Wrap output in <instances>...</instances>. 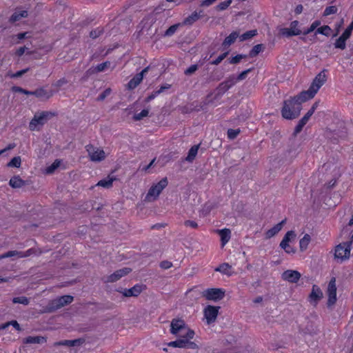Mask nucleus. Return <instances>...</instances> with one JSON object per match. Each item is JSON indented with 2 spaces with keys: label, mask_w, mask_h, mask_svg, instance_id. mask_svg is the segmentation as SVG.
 <instances>
[{
  "label": "nucleus",
  "mask_w": 353,
  "mask_h": 353,
  "mask_svg": "<svg viewBox=\"0 0 353 353\" xmlns=\"http://www.w3.org/2000/svg\"><path fill=\"white\" fill-rule=\"evenodd\" d=\"M170 332L176 336L178 339L168 343L172 347L196 349L197 345L191 341L194 336V332L188 327L182 319H174L170 325Z\"/></svg>",
  "instance_id": "obj_1"
},
{
  "label": "nucleus",
  "mask_w": 353,
  "mask_h": 353,
  "mask_svg": "<svg viewBox=\"0 0 353 353\" xmlns=\"http://www.w3.org/2000/svg\"><path fill=\"white\" fill-rule=\"evenodd\" d=\"M301 110L300 104L290 99L284 101L281 114L285 119H294L299 116Z\"/></svg>",
  "instance_id": "obj_2"
},
{
  "label": "nucleus",
  "mask_w": 353,
  "mask_h": 353,
  "mask_svg": "<svg viewBox=\"0 0 353 353\" xmlns=\"http://www.w3.org/2000/svg\"><path fill=\"white\" fill-rule=\"evenodd\" d=\"M351 245V242H343L335 247L334 256L337 262L343 263L350 259Z\"/></svg>",
  "instance_id": "obj_3"
},
{
  "label": "nucleus",
  "mask_w": 353,
  "mask_h": 353,
  "mask_svg": "<svg viewBox=\"0 0 353 353\" xmlns=\"http://www.w3.org/2000/svg\"><path fill=\"white\" fill-rule=\"evenodd\" d=\"M167 178H163L157 183L153 184L149 189L145 197V201L152 202L155 201L163 191V190L168 185Z\"/></svg>",
  "instance_id": "obj_4"
},
{
  "label": "nucleus",
  "mask_w": 353,
  "mask_h": 353,
  "mask_svg": "<svg viewBox=\"0 0 353 353\" xmlns=\"http://www.w3.org/2000/svg\"><path fill=\"white\" fill-rule=\"evenodd\" d=\"M52 115L50 112H41L36 113L29 123V129L32 131L39 130L47 121L48 117Z\"/></svg>",
  "instance_id": "obj_5"
},
{
  "label": "nucleus",
  "mask_w": 353,
  "mask_h": 353,
  "mask_svg": "<svg viewBox=\"0 0 353 353\" xmlns=\"http://www.w3.org/2000/svg\"><path fill=\"white\" fill-rule=\"evenodd\" d=\"M86 150L92 161L100 162L104 160L106 157V154L103 150L96 148L92 145H87Z\"/></svg>",
  "instance_id": "obj_6"
},
{
  "label": "nucleus",
  "mask_w": 353,
  "mask_h": 353,
  "mask_svg": "<svg viewBox=\"0 0 353 353\" xmlns=\"http://www.w3.org/2000/svg\"><path fill=\"white\" fill-rule=\"evenodd\" d=\"M280 34L286 37L299 35L302 33L299 29V22L293 21L290 23L289 28H283L280 29Z\"/></svg>",
  "instance_id": "obj_7"
},
{
  "label": "nucleus",
  "mask_w": 353,
  "mask_h": 353,
  "mask_svg": "<svg viewBox=\"0 0 353 353\" xmlns=\"http://www.w3.org/2000/svg\"><path fill=\"white\" fill-rule=\"evenodd\" d=\"M219 309L220 307L213 305H208L204 308V318L208 325L215 322L219 314Z\"/></svg>",
  "instance_id": "obj_8"
},
{
  "label": "nucleus",
  "mask_w": 353,
  "mask_h": 353,
  "mask_svg": "<svg viewBox=\"0 0 353 353\" xmlns=\"http://www.w3.org/2000/svg\"><path fill=\"white\" fill-rule=\"evenodd\" d=\"M327 80V76L325 74V70L320 72L313 80L309 89L312 91L311 93L316 94L321 87L325 83Z\"/></svg>",
  "instance_id": "obj_9"
},
{
  "label": "nucleus",
  "mask_w": 353,
  "mask_h": 353,
  "mask_svg": "<svg viewBox=\"0 0 353 353\" xmlns=\"http://www.w3.org/2000/svg\"><path fill=\"white\" fill-rule=\"evenodd\" d=\"M203 296L208 300L219 301L225 296V291L221 288H209L203 292Z\"/></svg>",
  "instance_id": "obj_10"
},
{
  "label": "nucleus",
  "mask_w": 353,
  "mask_h": 353,
  "mask_svg": "<svg viewBox=\"0 0 353 353\" xmlns=\"http://www.w3.org/2000/svg\"><path fill=\"white\" fill-rule=\"evenodd\" d=\"M327 295L328 296L327 305L332 306L336 302V279L332 278L327 286Z\"/></svg>",
  "instance_id": "obj_11"
},
{
  "label": "nucleus",
  "mask_w": 353,
  "mask_h": 353,
  "mask_svg": "<svg viewBox=\"0 0 353 353\" xmlns=\"http://www.w3.org/2000/svg\"><path fill=\"white\" fill-rule=\"evenodd\" d=\"M131 272V269L129 268H123L120 270L115 271L112 274L107 276L103 278V280L106 283H113L119 280L123 276L127 275Z\"/></svg>",
  "instance_id": "obj_12"
},
{
  "label": "nucleus",
  "mask_w": 353,
  "mask_h": 353,
  "mask_svg": "<svg viewBox=\"0 0 353 353\" xmlns=\"http://www.w3.org/2000/svg\"><path fill=\"white\" fill-rule=\"evenodd\" d=\"M301 276V274L299 272L293 270H287L281 274V278L283 281L292 283H297Z\"/></svg>",
  "instance_id": "obj_13"
},
{
  "label": "nucleus",
  "mask_w": 353,
  "mask_h": 353,
  "mask_svg": "<svg viewBox=\"0 0 353 353\" xmlns=\"http://www.w3.org/2000/svg\"><path fill=\"white\" fill-rule=\"evenodd\" d=\"M149 68H144L140 73L136 74L128 83V88L129 90L134 89L138 85L141 83L143 79L144 74L148 71Z\"/></svg>",
  "instance_id": "obj_14"
},
{
  "label": "nucleus",
  "mask_w": 353,
  "mask_h": 353,
  "mask_svg": "<svg viewBox=\"0 0 353 353\" xmlns=\"http://www.w3.org/2000/svg\"><path fill=\"white\" fill-rule=\"evenodd\" d=\"M323 298V292L320 288L314 285L312 286V292L309 296V301L311 303L316 305L319 300Z\"/></svg>",
  "instance_id": "obj_15"
},
{
  "label": "nucleus",
  "mask_w": 353,
  "mask_h": 353,
  "mask_svg": "<svg viewBox=\"0 0 353 353\" xmlns=\"http://www.w3.org/2000/svg\"><path fill=\"white\" fill-rule=\"evenodd\" d=\"M311 90L308 89L306 91L301 92L298 96L292 98L293 101H295L296 103H299L301 106V103L307 101L309 99H312L315 94L311 93Z\"/></svg>",
  "instance_id": "obj_16"
},
{
  "label": "nucleus",
  "mask_w": 353,
  "mask_h": 353,
  "mask_svg": "<svg viewBox=\"0 0 353 353\" xmlns=\"http://www.w3.org/2000/svg\"><path fill=\"white\" fill-rule=\"evenodd\" d=\"M73 301V297L72 296L69 295H65L63 296H61L57 299H54L52 302L53 307L55 309L60 308L65 305H67L68 303H70Z\"/></svg>",
  "instance_id": "obj_17"
},
{
  "label": "nucleus",
  "mask_w": 353,
  "mask_h": 353,
  "mask_svg": "<svg viewBox=\"0 0 353 353\" xmlns=\"http://www.w3.org/2000/svg\"><path fill=\"white\" fill-rule=\"evenodd\" d=\"M31 252L32 250H28L25 253L16 250L9 251L3 254L0 255V259L14 256H16L17 258H23L30 256L31 254Z\"/></svg>",
  "instance_id": "obj_18"
},
{
  "label": "nucleus",
  "mask_w": 353,
  "mask_h": 353,
  "mask_svg": "<svg viewBox=\"0 0 353 353\" xmlns=\"http://www.w3.org/2000/svg\"><path fill=\"white\" fill-rule=\"evenodd\" d=\"M32 95L36 96L41 100H46L53 95V92L52 90H47L43 88H40L33 91Z\"/></svg>",
  "instance_id": "obj_19"
},
{
  "label": "nucleus",
  "mask_w": 353,
  "mask_h": 353,
  "mask_svg": "<svg viewBox=\"0 0 353 353\" xmlns=\"http://www.w3.org/2000/svg\"><path fill=\"white\" fill-rule=\"evenodd\" d=\"M216 232L221 237V245L224 247L228 243L231 238V231L230 229L224 228L218 230Z\"/></svg>",
  "instance_id": "obj_20"
},
{
  "label": "nucleus",
  "mask_w": 353,
  "mask_h": 353,
  "mask_svg": "<svg viewBox=\"0 0 353 353\" xmlns=\"http://www.w3.org/2000/svg\"><path fill=\"white\" fill-rule=\"evenodd\" d=\"M216 272H219L223 274H225L230 276L235 274L232 269V267L228 263H224L220 265L219 267L215 268Z\"/></svg>",
  "instance_id": "obj_21"
},
{
  "label": "nucleus",
  "mask_w": 353,
  "mask_h": 353,
  "mask_svg": "<svg viewBox=\"0 0 353 353\" xmlns=\"http://www.w3.org/2000/svg\"><path fill=\"white\" fill-rule=\"evenodd\" d=\"M285 223V219L281 221L280 223L276 224L272 228L268 230L265 232V238L270 239V238L273 237L274 236H275L277 233H279L281 230Z\"/></svg>",
  "instance_id": "obj_22"
},
{
  "label": "nucleus",
  "mask_w": 353,
  "mask_h": 353,
  "mask_svg": "<svg viewBox=\"0 0 353 353\" xmlns=\"http://www.w3.org/2000/svg\"><path fill=\"white\" fill-rule=\"evenodd\" d=\"M28 17V11L24 10L18 9L12 14L10 17L11 22H16L21 20L23 18Z\"/></svg>",
  "instance_id": "obj_23"
},
{
  "label": "nucleus",
  "mask_w": 353,
  "mask_h": 353,
  "mask_svg": "<svg viewBox=\"0 0 353 353\" xmlns=\"http://www.w3.org/2000/svg\"><path fill=\"white\" fill-rule=\"evenodd\" d=\"M311 241V236L308 234H305L299 241V248L301 252L305 251Z\"/></svg>",
  "instance_id": "obj_24"
},
{
  "label": "nucleus",
  "mask_w": 353,
  "mask_h": 353,
  "mask_svg": "<svg viewBox=\"0 0 353 353\" xmlns=\"http://www.w3.org/2000/svg\"><path fill=\"white\" fill-rule=\"evenodd\" d=\"M9 184L13 188H19L25 185V181L19 176H15L10 179Z\"/></svg>",
  "instance_id": "obj_25"
},
{
  "label": "nucleus",
  "mask_w": 353,
  "mask_h": 353,
  "mask_svg": "<svg viewBox=\"0 0 353 353\" xmlns=\"http://www.w3.org/2000/svg\"><path fill=\"white\" fill-rule=\"evenodd\" d=\"M141 286L137 285L130 289L125 290L123 294L125 296H137L141 293Z\"/></svg>",
  "instance_id": "obj_26"
},
{
  "label": "nucleus",
  "mask_w": 353,
  "mask_h": 353,
  "mask_svg": "<svg viewBox=\"0 0 353 353\" xmlns=\"http://www.w3.org/2000/svg\"><path fill=\"white\" fill-rule=\"evenodd\" d=\"M115 180L114 176H108L107 178L99 181L97 185L101 186L105 188H109L112 187L113 181Z\"/></svg>",
  "instance_id": "obj_27"
},
{
  "label": "nucleus",
  "mask_w": 353,
  "mask_h": 353,
  "mask_svg": "<svg viewBox=\"0 0 353 353\" xmlns=\"http://www.w3.org/2000/svg\"><path fill=\"white\" fill-rule=\"evenodd\" d=\"M110 65V62L105 61L102 63H100L97 65L95 67L91 68L89 71L91 73H96V72H100L104 71L105 69H107Z\"/></svg>",
  "instance_id": "obj_28"
},
{
  "label": "nucleus",
  "mask_w": 353,
  "mask_h": 353,
  "mask_svg": "<svg viewBox=\"0 0 353 353\" xmlns=\"http://www.w3.org/2000/svg\"><path fill=\"white\" fill-rule=\"evenodd\" d=\"M239 33L237 32H232L229 36H228L225 40L223 41V45L224 46H229L232 44L235 40L239 37Z\"/></svg>",
  "instance_id": "obj_29"
},
{
  "label": "nucleus",
  "mask_w": 353,
  "mask_h": 353,
  "mask_svg": "<svg viewBox=\"0 0 353 353\" xmlns=\"http://www.w3.org/2000/svg\"><path fill=\"white\" fill-rule=\"evenodd\" d=\"M237 83V79L234 75L229 77L224 82L221 83V85L225 88L229 89Z\"/></svg>",
  "instance_id": "obj_30"
},
{
  "label": "nucleus",
  "mask_w": 353,
  "mask_h": 353,
  "mask_svg": "<svg viewBox=\"0 0 353 353\" xmlns=\"http://www.w3.org/2000/svg\"><path fill=\"white\" fill-rule=\"evenodd\" d=\"M61 163L60 160H55L50 165L45 169L44 173L47 174H52L60 166Z\"/></svg>",
  "instance_id": "obj_31"
},
{
  "label": "nucleus",
  "mask_w": 353,
  "mask_h": 353,
  "mask_svg": "<svg viewBox=\"0 0 353 353\" xmlns=\"http://www.w3.org/2000/svg\"><path fill=\"white\" fill-rule=\"evenodd\" d=\"M24 342L26 343H43L46 342V339L43 336H28L25 339Z\"/></svg>",
  "instance_id": "obj_32"
},
{
  "label": "nucleus",
  "mask_w": 353,
  "mask_h": 353,
  "mask_svg": "<svg viewBox=\"0 0 353 353\" xmlns=\"http://www.w3.org/2000/svg\"><path fill=\"white\" fill-rule=\"evenodd\" d=\"M296 234L294 231H288L284 236L283 240L281 242V245L288 244L292 241L294 240Z\"/></svg>",
  "instance_id": "obj_33"
},
{
  "label": "nucleus",
  "mask_w": 353,
  "mask_h": 353,
  "mask_svg": "<svg viewBox=\"0 0 353 353\" xmlns=\"http://www.w3.org/2000/svg\"><path fill=\"white\" fill-rule=\"evenodd\" d=\"M199 148V145H194L190 149L186 157V161L192 162L198 153Z\"/></svg>",
  "instance_id": "obj_34"
},
{
  "label": "nucleus",
  "mask_w": 353,
  "mask_h": 353,
  "mask_svg": "<svg viewBox=\"0 0 353 353\" xmlns=\"http://www.w3.org/2000/svg\"><path fill=\"white\" fill-rule=\"evenodd\" d=\"M256 34H257L256 30H249V31L243 33V34L239 36V39L241 41H245V40L252 38L253 37L256 35Z\"/></svg>",
  "instance_id": "obj_35"
},
{
  "label": "nucleus",
  "mask_w": 353,
  "mask_h": 353,
  "mask_svg": "<svg viewBox=\"0 0 353 353\" xmlns=\"http://www.w3.org/2000/svg\"><path fill=\"white\" fill-rule=\"evenodd\" d=\"M331 31H332V30L330 26H323L320 28H318L316 30L315 34H321L328 37L330 35Z\"/></svg>",
  "instance_id": "obj_36"
},
{
  "label": "nucleus",
  "mask_w": 353,
  "mask_h": 353,
  "mask_svg": "<svg viewBox=\"0 0 353 353\" xmlns=\"http://www.w3.org/2000/svg\"><path fill=\"white\" fill-rule=\"evenodd\" d=\"M21 165V159L19 156L14 157L11 159V161L8 163V167L11 168H20Z\"/></svg>",
  "instance_id": "obj_37"
},
{
  "label": "nucleus",
  "mask_w": 353,
  "mask_h": 353,
  "mask_svg": "<svg viewBox=\"0 0 353 353\" xmlns=\"http://www.w3.org/2000/svg\"><path fill=\"white\" fill-rule=\"evenodd\" d=\"M169 88H170L169 85H165V86H161L159 90H157V91L154 92V93H152V94L149 95L145 99V102H147V103L150 102V101L154 99L158 94H159L160 93L163 92L164 90L168 89Z\"/></svg>",
  "instance_id": "obj_38"
},
{
  "label": "nucleus",
  "mask_w": 353,
  "mask_h": 353,
  "mask_svg": "<svg viewBox=\"0 0 353 353\" xmlns=\"http://www.w3.org/2000/svg\"><path fill=\"white\" fill-rule=\"evenodd\" d=\"M200 16L196 12H194L190 16L184 20V24H192L199 19Z\"/></svg>",
  "instance_id": "obj_39"
},
{
  "label": "nucleus",
  "mask_w": 353,
  "mask_h": 353,
  "mask_svg": "<svg viewBox=\"0 0 353 353\" xmlns=\"http://www.w3.org/2000/svg\"><path fill=\"white\" fill-rule=\"evenodd\" d=\"M82 343L81 339L76 340H65L59 343L60 345H68V346H75Z\"/></svg>",
  "instance_id": "obj_40"
},
{
  "label": "nucleus",
  "mask_w": 353,
  "mask_h": 353,
  "mask_svg": "<svg viewBox=\"0 0 353 353\" xmlns=\"http://www.w3.org/2000/svg\"><path fill=\"white\" fill-rule=\"evenodd\" d=\"M346 41L347 39L341 36L334 43L335 48L344 50L346 48Z\"/></svg>",
  "instance_id": "obj_41"
},
{
  "label": "nucleus",
  "mask_w": 353,
  "mask_h": 353,
  "mask_svg": "<svg viewBox=\"0 0 353 353\" xmlns=\"http://www.w3.org/2000/svg\"><path fill=\"white\" fill-rule=\"evenodd\" d=\"M181 23H176V24H174L173 26H171L165 32L164 35L165 37H170L172 35H173L176 31L177 30V29L179 28V26H181Z\"/></svg>",
  "instance_id": "obj_42"
},
{
  "label": "nucleus",
  "mask_w": 353,
  "mask_h": 353,
  "mask_svg": "<svg viewBox=\"0 0 353 353\" xmlns=\"http://www.w3.org/2000/svg\"><path fill=\"white\" fill-rule=\"evenodd\" d=\"M320 25H321V21H318V20L314 21L311 24V26H310L309 28H307V30H304L303 32V34L304 35L310 34V32H313L316 28H317Z\"/></svg>",
  "instance_id": "obj_43"
},
{
  "label": "nucleus",
  "mask_w": 353,
  "mask_h": 353,
  "mask_svg": "<svg viewBox=\"0 0 353 353\" xmlns=\"http://www.w3.org/2000/svg\"><path fill=\"white\" fill-rule=\"evenodd\" d=\"M9 325H12L17 330H21L20 325L17 321H12L0 325V330H4Z\"/></svg>",
  "instance_id": "obj_44"
},
{
  "label": "nucleus",
  "mask_w": 353,
  "mask_h": 353,
  "mask_svg": "<svg viewBox=\"0 0 353 353\" xmlns=\"http://www.w3.org/2000/svg\"><path fill=\"white\" fill-rule=\"evenodd\" d=\"M148 114H149V110H147V109H145V110H143L141 112L139 113H136L134 114L133 116V119L135 120V121H140L142 119H143L144 117H146L148 116Z\"/></svg>",
  "instance_id": "obj_45"
},
{
  "label": "nucleus",
  "mask_w": 353,
  "mask_h": 353,
  "mask_svg": "<svg viewBox=\"0 0 353 353\" xmlns=\"http://www.w3.org/2000/svg\"><path fill=\"white\" fill-rule=\"evenodd\" d=\"M263 47L261 44L256 45L253 47L252 50L250 51V56L253 57L256 56L259 52L263 51Z\"/></svg>",
  "instance_id": "obj_46"
},
{
  "label": "nucleus",
  "mask_w": 353,
  "mask_h": 353,
  "mask_svg": "<svg viewBox=\"0 0 353 353\" xmlns=\"http://www.w3.org/2000/svg\"><path fill=\"white\" fill-rule=\"evenodd\" d=\"M12 301L14 303H20V304H23L25 305H26L29 303L28 299L25 296L15 297L13 299Z\"/></svg>",
  "instance_id": "obj_47"
},
{
  "label": "nucleus",
  "mask_w": 353,
  "mask_h": 353,
  "mask_svg": "<svg viewBox=\"0 0 353 353\" xmlns=\"http://www.w3.org/2000/svg\"><path fill=\"white\" fill-rule=\"evenodd\" d=\"M337 8L334 6H328L325 9L323 15L328 16L332 14H335L337 12Z\"/></svg>",
  "instance_id": "obj_48"
},
{
  "label": "nucleus",
  "mask_w": 353,
  "mask_h": 353,
  "mask_svg": "<svg viewBox=\"0 0 353 353\" xmlns=\"http://www.w3.org/2000/svg\"><path fill=\"white\" fill-rule=\"evenodd\" d=\"M232 0H227L225 1L221 2L216 6L218 10H224L227 9L232 3Z\"/></svg>",
  "instance_id": "obj_49"
},
{
  "label": "nucleus",
  "mask_w": 353,
  "mask_h": 353,
  "mask_svg": "<svg viewBox=\"0 0 353 353\" xmlns=\"http://www.w3.org/2000/svg\"><path fill=\"white\" fill-rule=\"evenodd\" d=\"M240 130L239 129L233 130V129H229L228 130V137L230 139H235L237 135L239 134Z\"/></svg>",
  "instance_id": "obj_50"
},
{
  "label": "nucleus",
  "mask_w": 353,
  "mask_h": 353,
  "mask_svg": "<svg viewBox=\"0 0 353 353\" xmlns=\"http://www.w3.org/2000/svg\"><path fill=\"white\" fill-rule=\"evenodd\" d=\"M280 247L285 250L288 254H294L296 250L294 248L291 247L289 243L285 245H281Z\"/></svg>",
  "instance_id": "obj_51"
},
{
  "label": "nucleus",
  "mask_w": 353,
  "mask_h": 353,
  "mask_svg": "<svg viewBox=\"0 0 353 353\" xmlns=\"http://www.w3.org/2000/svg\"><path fill=\"white\" fill-rule=\"evenodd\" d=\"M12 90L15 92H20L27 95H32V91L26 90L21 87H13Z\"/></svg>",
  "instance_id": "obj_52"
},
{
  "label": "nucleus",
  "mask_w": 353,
  "mask_h": 353,
  "mask_svg": "<svg viewBox=\"0 0 353 353\" xmlns=\"http://www.w3.org/2000/svg\"><path fill=\"white\" fill-rule=\"evenodd\" d=\"M305 124H306V123H305L302 120H300L299 123L297 124V125L296 126V128L294 129V134H299L302 130L303 128L304 127V125Z\"/></svg>",
  "instance_id": "obj_53"
},
{
  "label": "nucleus",
  "mask_w": 353,
  "mask_h": 353,
  "mask_svg": "<svg viewBox=\"0 0 353 353\" xmlns=\"http://www.w3.org/2000/svg\"><path fill=\"white\" fill-rule=\"evenodd\" d=\"M111 93V90L108 88L105 90L98 97V100L103 101L105 97H107Z\"/></svg>",
  "instance_id": "obj_54"
},
{
  "label": "nucleus",
  "mask_w": 353,
  "mask_h": 353,
  "mask_svg": "<svg viewBox=\"0 0 353 353\" xmlns=\"http://www.w3.org/2000/svg\"><path fill=\"white\" fill-rule=\"evenodd\" d=\"M245 57L244 55H242V54H238L235 57H233L230 61V63H232V64H236V63H238L239 62H240V61L243 58Z\"/></svg>",
  "instance_id": "obj_55"
},
{
  "label": "nucleus",
  "mask_w": 353,
  "mask_h": 353,
  "mask_svg": "<svg viewBox=\"0 0 353 353\" xmlns=\"http://www.w3.org/2000/svg\"><path fill=\"white\" fill-rule=\"evenodd\" d=\"M251 71L250 69H248V70H244L241 73H240L239 74L238 77H236V79H237V81H242L244 79L246 78L247 77V74Z\"/></svg>",
  "instance_id": "obj_56"
},
{
  "label": "nucleus",
  "mask_w": 353,
  "mask_h": 353,
  "mask_svg": "<svg viewBox=\"0 0 353 353\" xmlns=\"http://www.w3.org/2000/svg\"><path fill=\"white\" fill-rule=\"evenodd\" d=\"M227 54L228 53L225 52V53H223V54L219 55L215 60H214L212 61V63L214 65H218L225 58V57L227 56Z\"/></svg>",
  "instance_id": "obj_57"
},
{
  "label": "nucleus",
  "mask_w": 353,
  "mask_h": 353,
  "mask_svg": "<svg viewBox=\"0 0 353 353\" xmlns=\"http://www.w3.org/2000/svg\"><path fill=\"white\" fill-rule=\"evenodd\" d=\"M28 68H26V69H24V70H19L18 72H17L16 73H14V74H12L10 75V77L12 78H18V77H20L21 76H22L23 74H25L26 72H27L28 71Z\"/></svg>",
  "instance_id": "obj_58"
},
{
  "label": "nucleus",
  "mask_w": 353,
  "mask_h": 353,
  "mask_svg": "<svg viewBox=\"0 0 353 353\" xmlns=\"http://www.w3.org/2000/svg\"><path fill=\"white\" fill-rule=\"evenodd\" d=\"M196 70H197V65H192L187 70H185V74H191L194 73Z\"/></svg>",
  "instance_id": "obj_59"
},
{
  "label": "nucleus",
  "mask_w": 353,
  "mask_h": 353,
  "mask_svg": "<svg viewBox=\"0 0 353 353\" xmlns=\"http://www.w3.org/2000/svg\"><path fill=\"white\" fill-rule=\"evenodd\" d=\"M66 83H67L66 79L64 78H62V79L58 80L55 83H54L53 85L57 88H60Z\"/></svg>",
  "instance_id": "obj_60"
},
{
  "label": "nucleus",
  "mask_w": 353,
  "mask_h": 353,
  "mask_svg": "<svg viewBox=\"0 0 353 353\" xmlns=\"http://www.w3.org/2000/svg\"><path fill=\"white\" fill-rule=\"evenodd\" d=\"M217 0H203V1L201 3V6L202 7H208L213 4L215 1Z\"/></svg>",
  "instance_id": "obj_61"
},
{
  "label": "nucleus",
  "mask_w": 353,
  "mask_h": 353,
  "mask_svg": "<svg viewBox=\"0 0 353 353\" xmlns=\"http://www.w3.org/2000/svg\"><path fill=\"white\" fill-rule=\"evenodd\" d=\"M313 114L314 113L312 111L308 110V112L304 115V117L301 120L307 123V122L308 121V120Z\"/></svg>",
  "instance_id": "obj_62"
},
{
  "label": "nucleus",
  "mask_w": 353,
  "mask_h": 353,
  "mask_svg": "<svg viewBox=\"0 0 353 353\" xmlns=\"http://www.w3.org/2000/svg\"><path fill=\"white\" fill-rule=\"evenodd\" d=\"M185 225L187 226V227H190V228H196L198 225L196 222L193 221H186L185 222Z\"/></svg>",
  "instance_id": "obj_63"
},
{
  "label": "nucleus",
  "mask_w": 353,
  "mask_h": 353,
  "mask_svg": "<svg viewBox=\"0 0 353 353\" xmlns=\"http://www.w3.org/2000/svg\"><path fill=\"white\" fill-rule=\"evenodd\" d=\"M160 265L163 269H168L172 267V264L170 261H165L161 262Z\"/></svg>",
  "instance_id": "obj_64"
}]
</instances>
